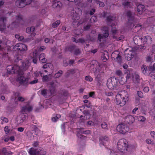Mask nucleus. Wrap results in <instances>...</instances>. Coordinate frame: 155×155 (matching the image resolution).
I'll use <instances>...</instances> for the list:
<instances>
[{"label":"nucleus","mask_w":155,"mask_h":155,"mask_svg":"<svg viewBox=\"0 0 155 155\" xmlns=\"http://www.w3.org/2000/svg\"><path fill=\"white\" fill-rule=\"evenodd\" d=\"M117 130L120 133L124 134L129 131V128L126 124H121L117 126Z\"/></svg>","instance_id":"423d86ee"},{"label":"nucleus","mask_w":155,"mask_h":155,"mask_svg":"<svg viewBox=\"0 0 155 155\" xmlns=\"http://www.w3.org/2000/svg\"><path fill=\"white\" fill-rule=\"evenodd\" d=\"M115 74L117 75L120 77L122 75V72L121 70H117L116 71Z\"/></svg>","instance_id":"a18cd8bd"},{"label":"nucleus","mask_w":155,"mask_h":155,"mask_svg":"<svg viewBox=\"0 0 155 155\" xmlns=\"http://www.w3.org/2000/svg\"><path fill=\"white\" fill-rule=\"evenodd\" d=\"M137 94L138 96L141 98H142L143 97V94L142 92L140 91H138L137 92Z\"/></svg>","instance_id":"864d4df0"},{"label":"nucleus","mask_w":155,"mask_h":155,"mask_svg":"<svg viewBox=\"0 0 155 155\" xmlns=\"http://www.w3.org/2000/svg\"><path fill=\"white\" fill-rule=\"evenodd\" d=\"M30 127L33 129L34 131L35 132V133H38L39 131V130L38 128L37 125H34L33 124H31L30 125Z\"/></svg>","instance_id":"2f4dec72"},{"label":"nucleus","mask_w":155,"mask_h":155,"mask_svg":"<svg viewBox=\"0 0 155 155\" xmlns=\"http://www.w3.org/2000/svg\"><path fill=\"white\" fill-rule=\"evenodd\" d=\"M1 119L5 123H8V119L4 117H1Z\"/></svg>","instance_id":"bf43d9fd"},{"label":"nucleus","mask_w":155,"mask_h":155,"mask_svg":"<svg viewBox=\"0 0 155 155\" xmlns=\"http://www.w3.org/2000/svg\"><path fill=\"white\" fill-rule=\"evenodd\" d=\"M85 79L87 81L91 82L92 81L93 78L90 76H85Z\"/></svg>","instance_id":"c03bdc74"},{"label":"nucleus","mask_w":155,"mask_h":155,"mask_svg":"<svg viewBox=\"0 0 155 155\" xmlns=\"http://www.w3.org/2000/svg\"><path fill=\"white\" fill-rule=\"evenodd\" d=\"M61 116L60 115L57 114L55 117H52L51 120L53 122H56L60 118Z\"/></svg>","instance_id":"c9c22d12"},{"label":"nucleus","mask_w":155,"mask_h":155,"mask_svg":"<svg viewBox=\"0 0 155 155\" xmlns=\"http://www.w3.org/2000/svg\"><path fill=\"white\" fill-rule=\"evenodd\" d=\"M32 110V107L29 104H28L25 105L24 106L22 107L21 110L22 112H30Z\"/></svg>","instance_id":"a211bd4d"},{"label":"nucleus","mask_w":155,"mask_h":155,"mask_svg":"<svg viewBox=\"0 0 155 155\" xmlns=\"http://www.w3.org/2000/svg\"><path fill=\"white\" fill-rule=\"evenodd\" d=\"M125 117H123V121L126 123L130 124L133 123L134 120V117L131 115H125Z\"/></svg>","instance_id":"f8f14e48"},{"label":"nucleus","mask_w":155,"mask_h":155,"mask_svg":"<svg viewBox=\"0 0 155 155\" xmlns=\"http://www.w3.org/2000/svg\"><path fill=\"white\" fill-rule=\"evenodd\" d=\"M14 58L15 59V61H18L21 60V56L18 54L17 53L15 54Z\"/></svg>","instance_id":"58836bf2"},{"label":"nucleus","mask_w":155,"mask_h":155,"mask_svg":"<svg viewBox=\"0 0 155 155\" xmlns=\"http://www.w3.org/2000/svg\"><path fill=\"white\" fill-rule=\"evenodd\" d=\"M127 98L122 96L121 93H118L116 96V103L117 105H120V106H123L126 103Z\"/></svg>","instance_id":"20e7f679"},{"label":"nucleus","mask_w":155,"mask_h":155,"mask_svg":"<svg viewBox=\"0 0 155 155\" xmlns=\"http://www.w3.org/2000/svg\"><path fill=\"white\" fill-rule=\"evenodd\" d=\"M97 18L96 16H93L91 18L90 21L91 22H94L96 21Z\"/></svg>","instance_id":"09e8293b"},{"label":"nucleus","mask_w":155,"mask_h":155,"mask_svg":"<svg viewBox=\"0 0 155 155\" xmlns=\"http://www.w3.org/2000/svg\"><path fill=\"white\" fill-rule=\"evenodd\" d=\"M15 47L17 48L16 49L17 50L21 51H26L27 49V46L26 45L21 43L16 44Z\"/></svg>","instance_id":"dca6fc26"},{"label":"nucleus","mask_w":155,"mask_h":155,"mask_svg":"<svg viewBox=\"0 0 155 155\" xmlns=\"http://www.w3.org/2000/svg\"><path fill=\"white\" fill-rule=\"evenodd\" d=\"M33 54L34 56V58L33 59V62L35 64L37 63V58L38 56V54L37 52L35 51L33 52Z\"/></svg>","instance_id":"473e14b6"},{"label":"nucleus","mask_w":155,"mask_h":155,"mask_svg":"<svg viewBox=\"0 0 155 155\" xmlns=\"http://www.w3.org/2000/svg\"><path fill=\"white\" fill-rule=\"evenodd\" d=\"M21 68H20V69L21 70V73L20 74H22V72L21 69L24 71L26 70L28 68L30 65V63L29 61L28 60H25V61L21 60Z\"/></svg>","instance_id":"ddd939ff"},{"label":"nucleus","mask_w":155,"mask_h":155,"mask_svg":"<svg viewBox=\"0 0 155 155\" xmlns=\"http://www.w3.org/2000/svg\"><path fill=\"white\" fill-rule=\"evenodd\" d=\"M6 18L4 17H2L0 18V21L3 23V25L2 27V25H0V31H3L5 28L6 26L5 25V22L6 21Z\"/></svg>","instance_id":"412c9836"},{"label":"nucleus","mask_w":155,"mask_h":155,"mask_svg":"<svg viewBox=\"0 0 155 155\" xmlns=\"http://www.w3.org/2000/svg\"><path fill=\"white\" fill-rule=\"evenodd\" d=\"M128 147V141L125 139H121L119 140L117 143V148L119 151L124 153L127 150Z\"/></svg>","instance_id":"f03ea898"},{"label":"nucleus","mask_w":155,"mask_h":155,"mask_svg":"<svg viewBox=\"0 0 155 155\" xmlns=\"http://www.w3.org/2000/svg\"><path fill=\"white\" fill-rule=\"evenodd\" d=\"M130 2H123L122 5L125 7H129L130 6Z\"/></svg>","instance_id":"603ef678"},{"label":"nucleus","mask_w":155,"mask_h":155,"mask_svg":"<svg viewBox=\"0 0 155 155\" xmlns=\"http://www.w3.org/2000/svg\"><path fill=\"white\" fill-rule=\"evenodd\" d=\"M29 78L28 77H25L23 75H21L17 79L18 81H19L21 85H25L28 84Z\"/></svg>","instance_id":"9d476101"},{"label":"nucleus","mask_w":155,"mask_h":155,"mask_svg":"<svg viewBox=\"0 0 155 155\" xmlns=\"http://www.w3.org/2000/svg\"><path fill=\"white\" fill-rule=\"evenodd\" d=\"M102 32L103 34H99L97 37L98 42L101 46L103 45L105 38L108 37L109 35V28L107 27L104 26L102 28Z\"/></svg>","instance_id":"f257e3e1"},{"label":"nucleus","mask_w":155,"mask_h":155,"mask_svg":"<svg viewBox=\"0 0 155 155\" xmlns=\"http://www.w3.org/2000/svg\"><path fill=\"white\" fill-rule=\"evenodd\" d=\"M83 113L84 115V117L86 118V119H89L90 118L91 115L90 114V112L89 110H84L83 111Z\"/></svg>","instance_id":"c756f323"},{"label":"nucleus","mask_w":155,"mask_h":155,"mask_svg":"<svg viewBox=\"0 0 155 155\" xmlns=\"http://www.w3.org/2000/svg\"><path fill=\"white\" fill-rule=\"evenodd\" d=\"M48 79V78L47 75H44L42 78V80L43 81H47Z\"/></svg>","instance_id":"0e129e2a"},{"label":"nucleus","mask_w":155,"mask_h":155,"mask_svg":"<svg viewBox=\"0 0 155 155\" xmlns=\"http://www.w3.org/2000/svg\"><path fill=\"white\" fill-rule=\"evenodd\" d=\"M76 47V46L75 45H72L68 46L66 48V50L71 53H73Z\"/></svg>","instance_id":"c85d7f7f"},{"label":"nucleus","mask_w":155,"mask_h":155,"mask_svg":"<svg viewBox=\"0 0 155 155\" xmlns=\"http://www.w3.org/2000/svg\"><path fill=\"white\" fill-rule=\"evenodd\" d=\"M151 72H149L150 75L152 78L155 79V72L154 71H150Z\"/></svg>","instance_id":"6e6d98bb"},{"label":"nucleus","mask_w":155,"mask_h":155,"mask_svg":"<svg viewBox=\"0 0 155 155\" xmlns=\"http://www.w3.org/2000/svg\"><path fill=\"white\" fill-rule=\"evenodd\" d=\"M125 57L127 61H129L131 59V57L130 55H129L128 56V55L127 54H125Z\"/></svg>","instance_id":"69168bd1"},{"label":"nucleus","mask_w":155,"mask_h":155,"mask_svg":"<svg viewBox=\"0 0 155 155\" xmlns=\"http://www.w3.org/2000/svg\"><path fill=\"white\" fill-rule=\"evenodd\" d=\"M101 127L104 129L108 130L107 125L106 122L103 123L101 125Z\"/></svg>","instance_id":"37998d69"},{"label":"nucleus","mask_w":155,"mask_h":155,"mask_svg":"<svg viewBox=\"0 0 155 155\" xmlns=\"http://www.w3.org/2000/svg\"><path fill=\"white\" fill-rule=\"evenodd\" d=\"M58 82L56 81H52L50 82L49 84L50 85L49 89L51 95H52L54 94L55 91V88L57 86Z\"/></svg>","instance_id":"9b49d317"},{"label":"nucleus","mask_w":155,"mask_h":155,"mask_svg":"<svg viewBox=\"0 0 155 155\" xmlns=\"http://www.w3.org/2000/svg\"><path fill=\"white\" fill-rule=\"evenodd\" d=\"M60 23V21L59 20H58L52 24V26L54 28H56L59 25Z\"/></svg>","instance_id":"f704fd0d"},{"label":"nucleus","mask_w":155,"mask_h":155,"mask_svg":"<svg viewBox=\"0 0 155 155\" xmlns=\"http://www.w3.org/2000/svg\"><path fill=\"white\" fill-rule=\"evenodd\" d=\"M149 90V88L148 87H145L143 89V91L145 92H148Z\"/></svg>","instance_id":"774afa93"},{"label":"nucleus","mask_w":155,"mask_h":155,"mask_svg":"<svg viewBox=\"0 0 155 155\" xmlns=\"http://www.w3.org/2000/svg\"><path fill=\"white\" fill-rule=\"evenodd\" d=\"M39 150L38 148L35 149L33 147L31 148L28 151L30 155H39Z\"/></svg>","instance_id":"aec40b11"},{"label":"nucleus","mask_w":155,"mask_h":155,"mask_svg":"<svg viewBox=\"0 0 155 155\" xmlns=\"http://www.w3.org/2000/svg\"><path fill=\"white\" fill-rule=\"evenodd\" d=\"M131 74L130 71H127L126 73L125 74V78L127 80L129 79L130 78Z\"/></svg>","instance_id":"79ce46f5"},{"label":"nucleus","mask_w":155,"mask_h":155,"mask_svg":"<svg viewBox=\"0 0 155 155\" xmlns=\"http://www.w3.org/2000/svg\"><path fill=\"white\" fill-rule=\"evenodd\" d=\"M8 126H5L4 128V130L6 134H8L10 131V129Z\"/></svg>","instance_id":"13d9d810"},{"label":"nucleus","mask_w":155,"mask_h":155,"mask_svg":"<svg viewBox=\"0 0 155 155\" xmlns=\"http://www.w3.org/2000/svg\"><path fill=\"white\" fill-rule=\"evenodd\" d=\"M47 90L46 89H44L41 91V94L43 96H46L47 92Z\"/></svg>","instance_id":"5fc2aeb1"},{"label":"nucleus","mask_w":155,"mask_h":155,"mask_svg":"<svg viewBox=\"0 0 155 155\" xmlns=\"http://www.w3.org/2000/svg\"><path fill=\"white\" fill-rule=\"evenodd\" d=\"M82 12L81 9L78 8H75V9L71 11V15L72 16V19L74 21L78 20L80 18V15L81 14Z\"/></svg>","instance_id":"39448f33"},{"label":"nucleus","mask_w":155,"mask_h":155,"mask_svg":"<svg viewBox=\"0 0 155 155\" xmlns=\"http://www.w3.org/2000/svg\"><path fill=\"white\" fill-rule=\"evenodd\" d=\"M140 39L144 45L146 44H151L152 41V38L149 35H147L143 38H140Z\"/></svg>","instance_id":"4468645a"},{"label":"nucleus","mask_w":155,"mask_h":155,"mask_svg":"<svg viewBox=\"0 0 155 155\" xmlns=\"http://www.w3.org/2000/svg\"><path fill=\"white\" fill-rule=\"evenodd\" d=\"M150 135L151 137L153 138V139L155 140V132L152 131L150 132Z\"/></svg>","instance_id":"e2e57ef3"},{"label":"nucleus","mask_w":155,"mask_h":155,"mask_svg":"<svg viewBox=\"0 0 155 155\" xmlns=\"http://www.w3.org/2000/svg\"><path fill=\"white\" fill-rule=\"evenodd\" d=\"M132 80L135 83H138L140 80V76L138 74H134L132 76Z\"/></svg>","instance_id":"b1692460"},{"label":"nucleus","mask_w":155,"mask_h":155,"mask_svg":"<svg viewBox=\"0 0 155 155\" xmlns=\"http://www.w3.org/2000/svg\"><path fill=\"white\" fill-rule=\"evenodd\" d=\"M45 54L44 53H42L40 54L39 57V59L41 62L45 63L47 62V60L45 58Z\"/></svg>","instance_id":"393cba45"},{"label":"nucleus","mask_w":155,"mask_h":155,"mask_svg":"<svg viewBox=\"0 0 155 155\" xmlns=\"http://www.w3.org/2000/svg\"><path fill=\"white\" fill-rule=\"evenodd\" d=\"M38 150L39 151V155H46V151L44 150L42 148L40 147L38 148Z\"/></svg>","instance_id":"72a5a7b5"},{"label":"nucleus","mask_w":155,"mask_h":155,"mask_svg":"<svg viewBox=\"0 0 155 155\" xmlns=\"http://www.w3.org/2000/svg\"><path fill=\"white\" fill-rule=\"evenodd\" d=\"M114 19L115 18L113 16L110 15L106 17V21L107 24L110 25L112 27H113L114 25H113V24H111V23L114 20Z\"/></svg>","instance_id":"6ab92c4d"},{"label":"nucleus","mask_w":155,"mask_h":155,"mask_svg":"<svg viewBox=\"0 0 155 155\" xmlns=\"http://www.w3.org/2000/svg\"><path fill=\"white\" fill-rule=\"evenodd\" d=\"M146 142L148 144L152 143L153 145L154 144V143L153 142V141L152 139H147L146 140Z\"/></svg>","instance_id":"3c124183"},{"label":"nucleus","mask_w":155,"mask_h":155,"mask_svg":"<svg viewBox=\"0 0 155 155\" xmlns=\"http://www.w3.org/2000/svg\"><path fill=\"white\" fill-rule=\"evenodd\" d=\"M63 74V71L61 70L59 71L58 72L56 73L54 75V77L57 78L60 77Z\"/></svg>","instance_id":"4c0bfd02"},{"label":"nucleus","mask_w":155,"mask_h":155,"mask_svg":"<svg viewBox=\"0 0 155 155\" xmlns=\"http://www.w3.org/2000/svg\"><path fill=\"white\" fill-rule=\"evenodd\" d=\"M141 70L142 73L145 75L148 74L149 73V71H150L149 70V67L147 68V66L144 64H143L142 66Z\"/></svg>","instance_id":"4be33fe9"},{"label":"nucleus","mask_w":155,"mask_h":155,"mask_svg":"<svg viewBox=\"0 0 155 155\" xmlns=\"http://www.w3.org/2000/svg\"><path fill=\"white\" fill-rule=\"evenodd\" d=\"M138 107H135L134 109L132 111V113L133 114H138L139 113V112L138 111Z\"/></svg>","instance_id":"4d7b16f0"},{"label":"nucleus","mask_w":155,"mask_h":155,"mask_svg":"<svg viewBox=\"0 0 155 155\" xmlns=\"http://www.w3.org/2000/svg\"><path fill=\"white\" fill-rule=\"evenodd\" d=\"M16 20L14 21L12 23L11 25L12 27L13 28H16L19 26L20 25H22L23 24V20L22 18L21 15H18L16 16Z\"/></svg>","instance_id":"1a4fd4ad"},{"label":"nucleus","mask_w":155,"mask_h":155,"mask_svg":"<svg viewBox=\"0 0 155 155\" xmlns=\"http://www.w3.org/2000/svg\"><path fill=\"white\" fill-rule=\"evenodd\" d=\"M96 2L97 4H99L100 7H104V2L100 1L99 0H98V1H96Z\"/></svg>","instance_id":"de8ad7c7"},{"label":"nucleus","mask_w":155,"mask_h":155,"mask_svg":"<svg viewBox=\"0 0 155 155\" xmlns=\"http://www.w3.org/2000/svg\"><path fill=\"white\" fill-rule=\"evenodd\" d=\"M38 79H35L31 81L28 83V84H35L37 83L38 82Z\"/></svg>","instance_id":"680f3d73"},{"label":"nucleus","mask_w":155,"mask_h":155,"mask_svg":"<svg viewBox=\"0 0 155 155\" xmlns=\"http://www.w3.org/2000/svg\"><path fill=\"white\" fill-rule=\"evenodd\" d=\"M77 136L79 138H80L81 140L85 139L86 138L82 134H77Z\"/></svg>","instance_id":"052dcab7"},{"label":"nucleus","mask_w":155,"mask_h":155,"mask_svg":"<svg viewBox=\"0 0 155 155\" xmlns=\"http://www.w3.org/2000/svg\"><path fill=\"white\" fill-rule=\"evenodd\" d=\"M35 29V27H28L26 29V32L28 33H30L31 32H33Z\"/></svg>","instance_id":"7c9ffc66"},{"label":"nucleus","mask_w":155,"mask_h":155,"mask_svg":"<svg viewBox=\"0 0 155 155\" xmlns=\"http://www.w3.org/2000/svg\"><path fill=\"white\" fill-rule=\"evenodd\" d=\"M144 8V5L141 4L138 5L137 7V10L138 13L140 15L141 14Z\"/></svg>","instance_id":"a878e982"},{"label":"nucleus","mask_w":155,"mask_h":155,"mask_svg":"<svg viewBox=\"0 0 155 155\" xmlns=\"http://www.w3.org/2000/svg\"><path fill=\"white\" fill-rule=\"evenodd\" d=\"M62 3L60 1H57L54 2L52 5L53 8H56L57 9L60 8L62 6Z\"/></svg>","instance_id":"bb28decb"},{"label":"nucleus","mask_w":155,"mask_h":155,"mask_svg":"<svg viewBox=\"0 0 155 155\" xmlns=\"http://www.w3.org/2000/svg\"><path fill=\"white\" fill-rule=\"evenodd\" d=\"M127 80L125 78L123 77L121 78L120 80V83L121 84H124L126 83L127 81Z\"/></svg>","instance_id":"49530a36"},{"label":"nucleus","mask_w":155,"mask_h":155,"mask_svg":"<svg viewBox=\"0 0 155 155\" xmlns=\"http://www.w3.org/2000/svg\"><path fill=\"white\" fill-rule=\"evenodd\" d=\"M32 0H17L15 2V5L19 8L24 7L26 5L30 4Z\"/></svg>","instance_id":"6e6552de"},{"label":"nucleus","mask_w":155,"mask_h":155,"mask_svg":"<svg viewBox=\"0 0 155 155\" xmlns=\"http://www.w3.org/2000/svg\"><path fill=\"white\" fill-rule=\"evenodd\" d=\"M26 116L24 114H22L18 117L16 118V121L18 124H22L26 119Z\"/></svg>","instance_id":"f3484780"},{"label":"nucleus","mask_w":155,"mask_h":155,"mask_svg":"<svg viewBox=\"0 0 155 155\" xmlns=\"http://www.w3.org/2000/svg\"><path fill=\"white\" fill-rule=\"evenodd\" d=\"M126 15L129 21H133L134 19V16L130 11H128L126 13Z\"/></svg>","instance_id":"5701e85b"},{"label":"nucleus","mask_w":155,"mask_h":155,"mask_svg":"<svg viewBox=\"0 0 155 155\" xmlns=\"http://www.w3.org/2000/svg\"><path fill=\"white\" fill-rule=\"evenodd\" d=\"M94 124V122L91 120H89L88 121L87 123V125L90 126L93 125Z\"/></svg>","instance_id":"338daca9"},{"label":"nucleus","mask_w":155,"mask_h":155,"mask_svg":"<svg viewBox=\"0 0 155 155\" xmlns=\"http://www.w3.org/2000/svg\"><path fill=\"white\" fill-rule=\"evenodd\" d=\"M117 54V57L116 58V60L118 63H120L121 62V57L119 54V52L118 51H115L112 53V54Z\"/></svg>","instance_id":"cd10ccee"},{"label":"nucleus","mask_w":155,"mask_h":155,"mask_svg":"<svg viewBox=\"0 0 155 155\" xmlns=\"http://www.w3.org/2000/svg\"><path fill=\"white\" fill-rule=\"evenodd\" d=\"M7 71L8 74H20L21 73V70L20 69V67L17 65H9L7 67Z\"/></svg>","instance_id":"7ed1b4c3"},{"label":"nucleus","mask_w":155,"mask_h":155,"mask_svg":"<svg viewBox=\"0 0 155 155\" xmlns=\"http://www.w3.org/2000/svg\"><path fill=\"white\" fill-rule=\"evenodd\" d=\"M99 140L100 145L103 146H105L106 143L109 140V137L105 136L101 137L99 138Z\"/></svg>","instance_id":"2eb2a0df"},{"label":"nucleus","mask_w":155,"mask_h":155,"mask_svg":"<svg viewBox=\"0 0 155 155\" xmlns=\"http://www.w3.org/2000/svg\"><path fill=\"white\" fill-rule=\"evenodd\" d=\"M74 54L77 56L80 54L81 53V51L79 48H76L74 52Z\"/></svg>","instance_id":"a19ab883"},{"label":"nucleus","mask_w":155,"mask_h":155,"mask_svg":"<svg viewBox=\"0 0 155 155\" xmlns=\"http://www.w3.org/2000/svg\"><path fill=\"white\" fill-rule=\"evenodd\" d=\"M91 25L90 24H87L84 27V31H87L89 30L91 27Z\"/></svg>","instance_id":"8fccbe9b"},{"label":"nucleus","mask_w":155,"mask_h":155,"mask_svg":"<svg viewBox=\"0 0 155 155\" xmlns=\"http://www.w3.org/2000/svg\"><path fill=\"white\" fill-rule=\"evenodd\" d=\"M155 70V63L153 62L151 63V64L149 67V70L150 71H153Z\"/></svg>","instance_id":"e433bc0d"},{"label":"nucleus","mask_w":155,"mask_h":155,"mask_svg":"<svg viewBox=\"0 0 155 155\" xmlns=\"http://www.w3.org/2000/svg\"><path fill=\"white\" fill-rule=\"evenodd\" d=\"M117 85V80L115 78L111 77L108 79L107 85L108 88L110 89L114 88Z\"/></svg>","instance_id":"0eeeda50"},{"label":"nucleus","mask_w":155,"mask_h":155,"mask_svg":"<svg viewBox=\"0 0 155 155\" xmlns=\"http://www.w3.org/2000/svg\"><path fill=\"white\" fill-rule=\"evenodd\" d=\"M137 119L138 121L141 122H144L146 120V118L143 116H137Z\"/></svg>","instance_id":"ea45409f"}]
</instances>
